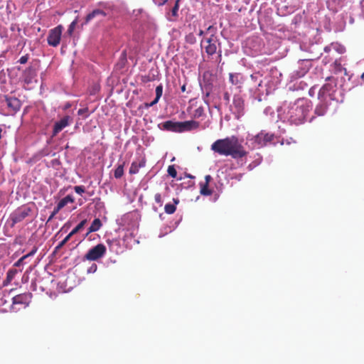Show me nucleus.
<instances>
[{"mask_svg":"<svg viewBox=\"0 0 364 364\" xmlns=\"http://www.w3.org/2000/svg\"><path fill=\"white\" fill-rule=\"evenodd\" d=\"M181 91L183 92L186 91V85H183L181 87Z\"/></svg>","mask_w":364,"mask_h":364,"instance_id":"864d4df0","label":"nucleus"},{"mask_svg":"<svg viewBox=\"0 0 364 364\" xmlns=\"http://www.w3.org/2000/svg\"><path fill=\"white\" fill-rule=\"evenodd\" d=\"M323 50L325 52H328L330 50V48L329 47H324Z\"/></svg>","mask_w":364,"mask_h":364,"instance_id":"4d7b16f0","label":"nucleus"},{"mask_svg":"<svg viewBox=\"0 0 364 364\" xmlns=\"http://www.w3.org/2000/svg\"><path fill=\"white\" fill-rule=\"evenodd\" d=\"M102 225V223L101 220L99 218H95L92 221L90 228H88L87 232L86 233L85 237H87L88 235L90 234L91 232L98 231L101 228Z\"/></svg>","mask_w":364,"mask_h":364,"instance_id":"dca6fc26","label":"nucleus"},{"mask_svg":"<svg viewBox=\"0 0 364 364\" xmlns=\"http://www.w3.org/2000/svg\"><path fill=\"white\" fill-rule=\"evenodd\" d=\"M229 78L232 85H240L242 82V76L240 73H230Z\"/></svg>","mask_w":364,"mask_h":364,"instance_id":"aec40b11","label":"nucleus"},{"mask_svg":"<svg viewBox=\"0 0 364 364\" xmlns=\"http://www.w3.org/2000/svg\"><path fill=\"white\" fill-rule=\"evenodd\" d=\"M274 139V134L262 130L250 139L254 148L259 149L271 143Z\"/></svg>","mask_w":364,"mask_h":364,"instance_id":"20e7f679","label":"nucleus"},{"mask_svg":"<svg viewBox=\"0 0 364 364\" xmlns=\"http://www.w3.org/2000/svg\"><path fill=\"white\" fill-rule=\"evenodd\" d=\"M28 60V55L26 54V55L21 56L18 62L20 63L21 64H25L27 63Z\"/></svg>","mask_w":364,"mask_h":364,"instance_id":"ea45409f","label":"nucleus"},{"mask_svg":"<svg viewBox=\"0 0 364 364\" xmlns=\"http://www.w3.org/2000/svg\"><path fill=\"white\" fill-rule=\"evenodd\" d=\"M145 165L146 159L144 157L138 161H134L132 163L129 172L131 175L136 174L139 172V168L144 167Z\"/></svg>","mask_w":364,"mask_h":364,"instance_id":"4468645a","label":"nucleus"},{"mask_svg":"<svg viewBox=\"0 0 364 364\" xmlns=\"http://www.w3.org/2000/svg\"><path fill=\"white\" fill-rule=\"evenodd\" d=\"M321 55V53L319 52V53H315V54H313L311 55L309 58V60H316V59H318L320 58Z\"/></svg>","mask_w":364,"mask_h":364,"instance_id":"79ce46f5","label":"nucleus"},{"mask_svg":"<svg viewBox=\"0 0 364 364\" xmlns=\"http://www.w3.org/2000/svg\"><path fill=\"white\" fill-rule=\"evenodd\" d=\"M62 209V207H60L58 204L54 208L53 212H55L56 214Z\"/></svg>","mask_w":364,"mask_h":364,"instance_id":"de8ad7c7","label":"nucleus"},{"mask_svg":"<svg viewBox=\"0 0 364 364\" xmlns=\"http://www.w3.org/2000/svg\"><path fill=\"white\" fill-rule=\"evenodd\" d=\"M178 122H173L171 120L166 121L160 124L159 127L161 129L173 132H179L178 129Z\"/></svg>","mask_w":364,"mask_h":364,"instance_id":"ddd939ff","label":"nucleus"},{"mask_svg":"<svg viewBox=\"0 0 364 364\" xmlns=\"http://www.w3.org/2000/svg\"><path fill=\"white\" fill-rule=\"evenodd\" d=\"M296 18H297V17H296V16H295V17L294 18V20H293V22H294V23H296Z\"/></svg>","mask_w":364,"mask_h":364,"instance_id":"052dcab7","label":"nucleus"},{"mask_svg":"<svg viewBox=\"0 0 364 364\" xmlns=\"http://www.w3.org/2000/svg\"><path fill=\"white\" fill-rule=\"evenodd\" d=\"M55 215H56V213L53 211V213H51V215H50V217L48 218V221L51 220Z\"/></svg>","mask_w":364,"mask_h":364,"instance_id":"3c124183","label":"nucleus"},{"mask_svg":"<svg viewBox=\"0 0 364 364\" xmlns=\"http://www.w3.org/2000/svg\"><path fill=\"white\" fill-rule=\"evenodd\" d=\"M186 176L187 178H194V176H191V174H189V173H186Z\"/></svg>","mask_w":364,"mask_h":364,"instance_id":"5fc2aeb1","label":"nucleus"},{"mask_svg":"<svg viewBox=\"0 0 364 364\" xmlns=\"http://www.w3.org/2000/svg\"><path fill=\"white\" fill-rule=\"evenodd\" d=\"M344 50V47H338L337 50L339 52V53H342Z\"/></svg>","mask_w":364,"mask_h":364,"instance_id":"603ef678","label":"nucleus"},{"mask_svg":"<svg viewBox=\"0 0 364 364\" xmlns=\"http://www.w3.org/2000/svg\"><path fill=\"white\" fill-rule=\"evenodd\" d=\"M33 295L30 292H26L16 295L12 298V305L11 310L17 311L19 309L16 308V305H21L23 308H26L30 304Z\"/></svg>","mask_w":364,"mask_h":364,"instance_id":"423d86ee","label":"nucleus"},{"mask_svg":"<svg viewBox=\"0 0 364 364\" xmlns=\"http://www.w3.org/2000/svg\"><path fill=\"white\" fill-rule=\"evenodd\" d=\"M333 73L334 74H338L342 72L344 73V75H347V70L345 68H343L341 63H339L338 60H336L334 63L333 64Z\"/></svg>","mask_w":364,"mask_h":364,"instance_id":"4be33fe9","label":"nucleus"},{"mask_svg":"<svg viewBox=\"0 0 364 364\" xmlns=\"http://www.w3.org/2000/svg\"><path fill=\"white\" fill-rule=\"evenodd\" d=\"M125 163L123 162L122 164L117 166L114 170V176L116 178H120L124 175V167Z\"/></svg>","mask_w":364,"mask_h":364,"instance_id":"393cba45","label":"nucleus"},{"mask_svg":"<svg viewBox=\"0 0 364 364\" xmlns=\"http://www.w3.org/2000/svg\"><path fill=\"white\" fill-rule=\"evenodd\" d=\"M74 202V198L72 196L70 195H68L67 196H65V198H62L59 202H58V205L63 208H64L68 203H73Z\"/></svg>","mask_w":364,"mask_h":364,"instance_id":"bb28decb","label":"nucleus"},{"mask_svg":"<svg viewBox=\"0 0 364 364\" xmlns=\"http://www.w3.org/2000/svg\"><path fill=\"white\" fill-rule=\"evenodd\" d=\"M173 204L167 203L165 205L164 210L167 214H173L176 210V205L178 204L179 200L178 198L173 199Z\"/></svg>","mask_w":364,"mask_h":364,"instance_id":"412c9836","label":"nucleus"},{"mask_svg":"<svg viewBox=\"0 0 364 364\" xmlns=\"http://www.w3.org/2000/svg\"><path fill=\"white\" fill-rule=\"evenodd\" d=\"M333 80V77H332V76H329L326 78V80Z\"/></svg>","mask_w":364,"mask_h":364,"instance_id":"6e6d98bb","label":"nucleus"},{"mask_svg":"<svg viewBox=\"0 0 364 364\" xmlns=\"http://www.w3.org/2000/svg\"><path fill=\"white\" fill-rule=\"evenodd\" d=\"M141 11H142L141 9L138 10V13L141 12Z\"/></svg>","mask_w":364,"mask_h":364,"instance_id":"e2e57ef3","label":"nucleus"},{"mask_svg":"<svg viewBox=\"0 0 364 364\" xmlns=\"http://www.w3.org/2000/svg\"><path fill=\"white\" fill-rule=\"evenodd\" d=\"M205 52L209 55H212L216 53L217 47H205Z\"/></svg>","mask_w":364,"mask_h":364,"instance_id":"e433bc0d","label":"nucleus"},{"mask_svg":"<svg viewBox=\"0 0 364 364\" xmlns=\"http://www.w3.org/2000/svg\"><path fill=\"white\" fill-rule=\"evenodd\" d=\"M200 194L203 196H210L213 193V191L208 188V184L201 183L200 184Z\"/></svg>","mask_w":364,"mask_h":364,"instance_id":"cd10ccee","label":"nucleus"},{"mask_svg":"<svg viewBox=\"0 0 364 364\" xmlns=\"http://www.w3.org/2000/svg\"><path fill=\"white\" fill-rule=\"evenodd\" d=\"M72 236L68 234L55 247L53 253L58 252L70 239Z\"/></svg>","mask_w":364,"mask_h":364,"instance_id":"c756f323","label":"nucleus"},{"mask_svg":"<svg viewBox=\"0 0 364 364\" xmlns=\"http://www.w3.org/2000/svg\"><path fill=\"white\" fill-rule=\"evenodd\" d=\"M211 180H212V177L210 175H206L205 176V183H207L209 185V183L210 182Z\"/></svg>","mask_w":364,"mask_h":364,"instance_id":"49530a36","label":"nucleus"},{"mask_svg":"<svg viewBox=\"0 0 364 364\" xmlns=\"http://www.w3.org/2000/svg\"><path fill=\"white\" fill-rule=\"evenodd\" d=\"M74 190L77 193L80 195L82 194L85 191V187L82 186H76L74 187Z\"/></svg>","mask_w":364,"mask_h":364,"instance_id":"4c0bfd02","label":"nucleus"},{"mask_svg":"<svg viewBox=\"0 0 364 364\" xmlns=\"http://www.w3.org/2000/svg\"><path fill=\"white\" fill-rule=\"evenodd\" d=\"M17 273V270L16 269H10L8 270L6 273V278L4 281V285L6 286L11 283V282L14 279L15 275Z\"/></svg>","mask_w":364,"mask_h":364,"instance_id":"5701e85b","label":"nucleus"},{"mask_svg":"<svg viewBox=\"0 0 364 364\" xmlns=\"http://www.w3.org/2000/svg\"><path fill=\"white\" fill-rule=\"evenodd\" d=\"M204 114V109L202 107L197 108L193 112V117L195 118H199Z\"/></svg>","mask_w":364,"mask_h":364,"instance_id":"473e14b6","label":"nucleus"},{"mask_svg":"<svg viewBox=\"0 0 364 364\" xmlns=\"http://www.w3.org/2000/svg\"><path fill=\"white\" fill-rule=\"evenodd\" d=\"M230 94L228 92H225L223 95V99L224 100L226 101L227 103H229L230 102Z\"/></svg>","mask_w":364,"mask_h":364,"instance_id":"c03bdc74","label":"nucleus"},{"mask_svg":"<svg viewBox=\"0 0 364 364\" xmlns=\"http://www.w3.org/2000/svg\"><path fill=\"white\" fill-rule=\"evenodd\" d=\"M87 220L86 219L82 220L73 230L69 233L70 236H73L80 231L84 226L87 224Z\"/></svg>","mask_w":364,"mask_h":364,"instance_id":"a878e982","label":"nucleus"},{"mask_svg":"<svg viewBox=\"0 0 364 364\" xmlns=\"http://www.w3.org/2000/svg\"><path fill=\"white\" fill-rule=\"evenodd\" d=\"M232 113L235 118L239 119L244 114L245 102L242 97L235 95L233 98Z\"/></svg>","mask_w":364,"mask_h":364,"instance_id":"1a4fd4ad","label":"nucleus"},{"mask_svg":"<svg viewBox=\"0 0 364 364\" xmlns=\"http://www.w3.org/2000/svg\"><path fill=\"white\" fill-rule=\"evenodd\" d=\"M63 26L58 25L49 31L47 40L49 46H58L60 43Z\"/></svg>","mask_w":364,"mask_h":364,"instance_id":"6e6552de","label":"nucleus"},{"mask_svg":"<svg viewBox=\"0 0 364 364\" xmlns=\"http://www.w3.org/2000/svg\"><path fill=\"white\" fill-rule=\"evenodd\" d=\"M55 215H56V213L53 211V213H51V215H50V217L48 218V221L51 220Z\"/></svg>","mask_w":364,"mask_h":364,"instance_id":"8fccbe9b","label":"nucleus"},{"mask_svg":"<svg viewBox=\"0 0 364 364\" xmlns=\"http://www.w3.org/2000/svg\"><path fill=\"white\" fill-rule=\"evenodd\" d=\"M332 86L331 84H325L323 85V87L321 88L318 95H320L321 93L324 94L326 92H328L331 90Z\"/></svg>","mask_w":364,"mask_h":364,"instance_id":"72a5a7b5","label":"nucleus"},{"mask_svg":"<svg viewBox=\"0 0 364 364\" xmlns=\"http://www.w3.org/2000/svg\"><path fill=\"white\" fill-rule=\"evenodd\" d=\"M330 46H334V43H331L330 44Z\"/></svg>","mask_w":364,"mask_h":364,"instance_id":"0e129e2a","label":"nucleus"},{"mask_svg":"<svg viewBox=\"0 0 364 364\" xmlns=\"http://www.w3.org/2000/svg\"><path fill=\"white\" fill-rule=\"evenodd\" d=\"M211 150L221 156H230L233 159H241L247 154L235 136L216 140L211 145Z\"/></svg>","mask_w":364,"mask_h":364,"instance_id":"f257e3e1","label":"nucleus"},{"mask_svg":"<svg viewBox=\"0 0 364 364\" xmlns=\"http://www.w3.org/2000/svg\"><path fill=\"white\" fill-rule=\"evenodd\" d=\"M77 22H78V16H77L70 23V24L68 26V31H67L66 33L65 34L64 37H65L66 36H71L73 35V31H74V30L75 28L76 25L77 24Z\"/></svg>","mask_w":364,"mask_h":364,"instance_id":"b1692460","label":"nucleus"},{"mask_svg":"<svg viewBox=\"0 0 364 364\" xmlns=\"http://www.w3.org/2000/svg\"><path fill=\"white\" fill-rule=\"evenodd\" d=\"M162 93H163V86L161 84L156 87L155 99L151 103H146L145 106L146 107H152L154 105H156L159 102V99L161 98Z\"/></svg>","mask_w":364,"mask_h":364,"instance_id":"a211bd4d","label":"nucleus"},{"mask_svg":"<svg viewBox=\"0 0 364 364\" xmlns=\"http://www.w3.org/2000/svg\"><path fill=\"white\" fill-rule=\"evenodd\" d=\"M200 123L194 120L178 122L179 133L198 129Z\"/></svg>","mask_w":364,"mask_h":364,"instance_id":"f8f14e48","label":"nucleus"},{"mask_svg":"<svg viewBox=\"0 0 364 364\" xmlns=\"http://www.w3.org/2000/svg\"><path fill=\"white\" fill-rule=\"evenodd\" d=\"M168 0H161L159 1H157L156 0H154V3L156 4V5H158V6H163L164 5L166 2H167Z\"/></svg>","mask_w":364,"mask_h":364,"instance_id":"37998d69","label":"nucleus"},{"mask_svg":"<svg viewBox=\"0 0 364 364\" xmlns=\"http://www.w3.org/2000/svg\"><path fill=\"white\" fill-rule=\"evenodd\" d=\"M23 259L21 257L18 261L14 263V267H19L23 264Z\"/></svg>","mask_w":364,"mask_h":364,"instance_id":"a18cd8bd","label":"nucleus"},{"mask_svg":"<svg viewBox=\"0 0 364 364\" xmlns=\"http://www.w3.org/2000/svg\"><path fill=\"white\" fill-rule=\"evenodd\" d=\"M216 28L213 26H209L205 31H200L196 35L189 33L186 37V41L189 44L197 43L200 41V46L207 43L208 46H215L217 38L215 36Z\"/></svg>","mask_w":364,"mask_h":364,"instance_id":"7ed1b4c3","label":"nucleus"},{"mask_svg":"<svg viewBox=\"0 0 364 364\" xmlns=\"http://www.w3.org/2000/svg\"><path fill=\"white\" fill-rule=\"evenodd\" d=\"M6 104L8 113L7 115H14L18 112L21 107V102L17 97L4 95L2 97Z\"/></svg>","mask_w":364,"mask_h":364,"instance_id":"0eeeda50","label":"nucleus"},{"mask_svg":"<svg viewBox=\"0 0 364 364\" xmlns=\"http://www.w3.org/2000/svg\"><path fill=\"white\" fill-rule=\"evenodd\" d=\"M97 269V266L96 264H92L89 269H87V273H95Z\"/></svg>","mask_w":364,"mask_h":364,"instance_id":"a19ab883","label":"nucleus"},{"mask_svg":"<svg viewBox=\"0 0 364 364\" xmlns=\"http://www.w3.org/2000/svg\"><path fill=\"white\" fill-rule=\"evenodd\" d=\"M167 172L170 176L175 178L177 176V171L173 165H171L168 167Z\"/></svg>","mask_w":364,"mask_h":364,"instance_id":"7c9ffc66","label":"nucleus"},{"mask_svg":"<svg viewBox=\"0 0 364 364\" xmlns=\"http://www.w3.org/2000/svg\"><path fill=\"white\" fill-rule=\"evenodd\" d=\"M154 200H155V202L159 205V206H161L163 205L162 197L160 193L155 194Z\"/></svg>","mask_w":364,"mask_h":364,"instance_id":"c9c22d12","label":"nucleus"},{"mask_svg":"<svg viewBox=\"0 0 364 364\" xmlns=\"http://www.w3.org/2000/svg\"><path fill=\"white\" fill-rule=\"evenodd\" d=\"M97 16H106V14L105 12L102 10V9H95L93 10L92 12H90V14H88L85 18V23H89L91 20H92L95 17H96Z\"/></svg>","mask_w":364,"mask_h":364,"instance_id":"f3484780","label":"nucleus"},{"mask_svg":"<svg viewBox=\"0 0 364 364\" xmlns=\"http://www.w3.org/2000/svg\"><path fill=\"white\" fill-rule=\"evenodd\" d=\"M37 250H38V247H33L32 250L29 253L23 255V257H21V258L24 260V259H27L28 257L34 255L36 254V252H37Z\"/></svg>","mask_w":364,"mask_h":364,"instance_id":"f704fd0d","label":"nucleus"},{"mask_svg":"<svg viewBox=\"0 0 364 364\" xmlns=\"http://www.w3.org/2000/svg\"><path fill=\"white\" fill-rule=\"evenodd\" d=\"M6 294L7 293L6 291L3 292V297L1 299V304L2 305L5 304L6 302V300L4 299V297L6 296Z\"/></svg>","mask_w":364,"mask_h":364,"instance_id":"09e8293b","label":"nucleus"},{"mask_svg":"<svg viewBox=\"0 0 364 364\" xmlns=\"http://www.w3.org/2000/svg\"><path fill=\"white\" fill-rule=\"evenodd\" d=\"M179 1L180 0H176L175 2V5L171 9V14L173 16L176 17L178 16V11L179 9Z\"/></svg>","mask_w":364,"mask_h":364,"instance_id":"2f4dec72","label":"nucleus"},{"mask_svg":"<svg viewBox=\"0 0 364 364\" xmlns=\"http://www.w3.org/2000/svg\"><path fill=\"white\" fill-rule=\"evenodd\" d=\"M257 74H258V73H256V74L252 75H251L252 79H256V78H257Z\"/></svg>","mask_w":364,"mask_h":364,"instance_id":"13d9d810","label":"nucleus"},{"mask_svg":"<svg viewBox=\"0 0 364 364\" xmlns=\"http://www.w3.org/2000/svg\"><path fill=\"white\" fill-rule=\"evenodd\" d=\"M307 73V69L301 68L299 70H294L292 74V77L294 78H300L305 75Z\"/></svg>","mask_w":364,"mask_h":364,"instance_id":"c85d7f7f","label":"nucleus"},{"mask_svg":"<svg viewBox=\"0 0 364 364\" xmlns=\"http://www.w3.org/2000/svg\"><path fill=\"white\" fill-rule=\"evenodd\" d=\"M327 109V104L325 102H321L316 107L314 113L317 116H323L326 113Z\"/></svg>","mask_w":364,"mask_h":364,"instance_id":"6ab92c4d","label":"nucleus"},{"mask_svg":"<svg viewBox=\"0 0 364 364\" xmlns=\"http://www.w3.org/2000/svg\"><path fill=\"white\" fill-rule=\"evenodd\" d=\"M87 112H88V108L85 107V108L80 109L77 111V114L78 115H83V114H86L85 117H87L89 116V114H87Z\"/></svg>","mask_w":364,"mask_h":364,"instance_id":"58836bf2","label":"nucleus"},{"mask_svg":"<svg viewBox=\"0 0 364 364\" xmlns=\"http://www.w3.org/2000/svg\"><path fill=\"white\" fill-rule=\"evenodd\" d=\"M262 85V81H260L258 84V87H260Z\"/></svg>","mask_w":364,"mask_h":364,"instance_id":"680f3d73","label":"nucleus"},{"mask_svg":"<svg viewBox=\"0 0 364 364\" xmlns=\"http://www.w3.org/2000/svg\"><path fill=\"white\" fill-rule=\"evenodd\" d=\"M72 120L73 119L70 116L66 115L63 117L60 120L56 122L53 126V136H56L65 127L68 126Z\"/></svg>","mask_w":364,"mask_h":364,"instance_id":"9b49d317","label":"nucleus"},{"mask_svg":"<svg viewBox=\"0 0 364 364\" xmlns=\"http://www.w3.org/2000/svg\"><path fill=\"white\" fill-rule=\"evenodd\" d=\"M361 79L364 82V73L361 75Z\"/></svg>","mask_w":364,"mask_h":364,"instance_id":"bf43d9fd","label":"nucleus"},{"mask_svg":"<svg viewBox=\"0 0 364 364\" xmlns=\"http://www.w3.org/2000/svg\"><path fill=\"white\" fill-rule=\"evenodd\" d=\"M107 248L105 245L100 243L90 248L84 256V259L97 261L105 256Z\"/></svg>","mask_w":364,"mask_h":364,"instance_id":"39448f33","label":"nucleus"},{"mask_svg":"<svg viewBox=\"0 0 364 364\" xmlns=\"http://www.w3.org/2000/svg\"><path fill=\"white\" fill-rule=\"evenodd\" d=\"M309 102L304 99H298L289 108L288 115L291 123L300 124L303 123L309 112Z\"/></svg>","mask_w":364,"mask_h":364,"instance_id":"f03ea898","label":"nucleus"},{"mask_svg":"<svg viewBox=\"0 0 364 364\" xmlns=\"http://www.w3.org/2000/svg\"><path fill=\"white\" fill-rule=\"evenodd\" d=\"M30 213L31 209L28 207L22 206L18 208L11 215V219L13 222V224L21 222L28 216Z\"/></svg>","mask_w":364,"mask_h":364,"instance_id":"9d476101","label":"nucleus"},{"mask_svg":"<svg viewBox=\"0 0 364 364\" xmlns=\"http://www.w3.org/2000/svg\"><path fill=\"white\" fill-rule=\"evenodd\" d=\"M36 74L35 70L33 68L29 67L26 68L22 74L23 81L26 84L28 85L31 83L32 80L36 76Z\"/></svg>","mask_w":364,"mask_h":364,"instance_id":"2eb2a0df","label":"nucleus"}]
</instances>
